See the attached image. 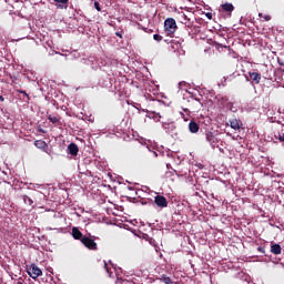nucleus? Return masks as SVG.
I'll list each match as a JSON object with an SVG mask.
<instances>
[{
  "label": "nucleus",
  "mask_w": 284,
  "mask_h": 284,
  "mask_svg": "<svg viewBox=\"0 0 284 284\" xmlns=\"http://www.w3.org/2000/svg\"><path fill=\"white\" fill-rule=\"evenodd\" d=\"M176 20L174 18H169L164 21V30L169 37H172L178 30Z\"/></svg>",
  "instance_id": "nucleus-1"
},
{
  "label": "nucleus",
  "mask_w": 284,
  "mask_h": 284,
  "mask_svg": "<svg viewBox=\"0 0 284 284\" xmlns=\"http://www.w3.org/2000/svg\"><path fill=\"white\" fill-rule=\"evenodd\" d=\"M81 243L87 246L88 250H93V251H97L99 247L97 245V242H94L93 239L91 237H88V236H83L81 239Z\"/></svg>",
  "instance_id": "nucleus-2"
},
{
  "label": "nucleus",
  "mask_w": 284,
  "mask_h": 284,
  "mask_svg": "<svg viewBox=\"0 0 284 284\" xmlns=\"http://www.w3.org/2000/svg\"><path fill=\"white\" fill-rule=\"evenodd\" d=\"M28 274L31 278H39V276H43V272L41 271V268H39V266L34 264L31 265Z\"/></svg>",
  "instance_id": "nucleus-3"
},
{
  "label": "nucleus",
  "mask_w": 284,
  "mask_h": 284,
  "mask_svg": "<svg viewBox=\"0 0 284 284\" xmlns=\"http://www.w3.org/2000/svg\"><path fill=\"white\" fill-rule=\"evenodd\" d=\"M154 203L161 210H163V207H168V199L163 195H156L154 197Z\"/></svg>",
  "instance_id": "nucleus-4"
},
{
  "label": "nucleus",
  "mask_w": 284,
  "mask_h": 284,
  "mask_svg": "<svg viewBox=\"0 0 284 284\" xmlns=\"http://www.w3.org/2000/svg\"><path fill=\"white\" fill-rule=\"evenodd\" d=\"M207 143L212 145L213 148H216L219 145V139L212 131L206 132L205 134Z\"/></svg>",
  "instance_id": "nucleus-5"
},
{
  "label": "nucleus",
  "mask_w": 284,
  "mask_h": 284,
  "mask_svg": "<svg viewBox=\"0 0 284 284\" xmlns=\"http://www.w3.org/2000/svg\"><path fill=\"white\" fill-rule=\"evenodd\" d=\"M226 125H230L232 130H241L243 128V122L236 118L229 120V123Z\"/></svg>",
  "instance_id": "nucleus-6"
},
{
  "label": "nucleus",
  "mask_w": 284,
  "mask_h": 284,
  "mask_svg": "<svg viewBox=\"0 0 284 284\" xmlns=\"http://www.w3.org/2000/svg\"><path fill=\"white\" fill-rule=\"evenodd\" d=\"M48 120L50 121V123H52L53 125H55V128H60V126L62 125V123H61V116H59V115L49 114V115H48Z\"/></svg>",
  "instance_id": "nucleus-7"
},
{
  "label": "nucleus",
  "mask_w": 284,
  "mask_h": 284,
  "mask_svg": "<svg viewBox=\"0 0 284 284\" xmlns=\"http://www.w3.org/2000/svg\"><path fill=\"white\" fill-rule=\"evenodd\" d=\"M55 3V7L59 10H68V4L70 3V0H53Z\"/></svg>",
  "instance_id": "nucleus-8"
},
{
  "label": "nucleus",
  "mask_w": 284,
  "mask_h": 284,
  "mask_svg": "<svg viewBox=\"0 0 284 284\" xmlns=\"http://www.w3.org/2000/svg\"><path fill=\"white\" fill-rule=\"evenodd\" d=\"M248 77H250L251 81H253V83H255L256 85H258V83H261V73L250 71Z\"/></svg>",
  "instance_id": "nucleus-9"
},
{
  "label": "nucleus",
  "mask_w": 284,
  "mask_h": 284,
  "mask_svg": "<svg viewBox=\"0 0 284 284\" xmlns=\"http://www.w3.org/2000/svg\"><path fill=\"white\" fill-rule=\"evenodd\" d=\"M199 130H201V126L199 125V123H196V121L192 120L189 123V131L191 132V134H196Z\"/></svg>",
  "instance_id": "nucleus-10"
},
{
  "label": "nucleus",
  "mask_w": 284,
  "mask_h": 284,
  "mask_svg": "<svg viewBox=\"0 0 284 284\" xmlns=\"http://www.w3.org/2000/svg\"><path fill=\"white\" fill-rule=\"evenodd\" d=\"M68 150L71 156H77V154H79V145H77L75 143H70L68 145Z\"/></svg>",
  "instance_id": "nucleus-11"
},
{
  "label": "nucleus",
  "mask_w": 284,
  "mask_h": 284,
  "mask_svg": "<svg viewBox=\"0 0 284 284\" xmlns=\"http://www.w3.org/2000/svg\"><path fill=\"white\" fill-rule=\"evenodd\" d=\"M34 145L36 148H38V150H42V152H45L48 150V143H45V141L43 140L34 141Z\"/></svg>",
  "instance_id": "nucleus-12"
},
{
  "label": "nucleus",
  "mask_w": 284,
  "mask_h": 284,
  "mask_svg": "<svg viewBox=\"0 0 284 284\" xmlns=\"http://www.w3.org/2000/svg\"><path fill=\"white\" fill-rule=\"evenodd\" d=\"M72 236L75 239V241H81L83 239V233H81L77 227H73Z\"/></svg>",
  "instance_id": "nucleus-13"
},
{
  "label": "nucleus",
  "mask_w": 284,
  "mask_h": 284,
  "mask_svg": "<svg viewBox=\"0 0 284 284\" xmlns=\"http://www.w3.org/2000/svg\"><path fill=\"white\" fill-rule=\"evenodd\" d=\"M271 252H272V254H275L276 256H278V254H281L283 252V248L281 247L280 244H273L271 246Z\"/></svg>",
  "instance_id": "nucleus-14"
},
{
  "label": "nucleus",
  "mask_w": 284,
  "mask_h": 284,
  "mask_svg": "<svg viewBox=\"0 0 284 284\" xmlns=\"http://www.w3.org/2000/svg\"><path fill=\"white\" fill-rule=\"evenodd\" d=\"M222 10L224 12H234V4L226 2V3L222 4Z\"/></svg>",
  "instance_id": "nucleus-15"
},
{
  "label": "nucleus",
  "mask_w": 284,
  "mask_h": 284,
  "mask_svg": "<svg viewBox=\"0 0 284 284\" xmlns=\"http://www.w3.org/2000/svg\"><path fill=\"white\" fill-rule=\"evenodd\" d=\"M22 200L26 203V205H33L34 204V201H32L30 199V196H28V195H22Z\"/></svg>",
  "instance_id": "nucleus-16"
},
{
  "label": "nucleus",
  "mask_w": 284,
  "mask_h": 284,
  "mask_svg": "<svg viewBox=\"0 0 284 284\" xmlns=\"http://www.w3.org/2000/svg\"><path fill=\"white\" fill-rule=\"evenodd\" d=\"M161 281L165 284H172V278L168 275H162Z\"/></svg>",
  "instance_id": "nucleus-17"
},
{
  "label": "nucleus",
  "mask_w": 284,
  "mask_h": 284,
  "mask_svg": "<svg viewBox=\"0 0 284 284\" xmlns=\"http://www.w3.org/2000/svg\"><path fill=\"white\" fill-rule=\"evenodd\" d=\"M260 19H263V21H272V16L270 14H263L258 13Z\"/></svg>",
  "instance_id": "nucleus-18"
},
{
  "label": "nucleus",
  "mask_w": 284,
  "mask_h": 284,
  "mask_svg": "<svg viewBox=\"0 0 284 284\" xmlns=\"http://www.w3.org/2000/svg\"><path fill=\"white\" fill-rule=\"evenodd\" d=\"M275 139H278V141L281 143H284V132H283V130L277 135H275Z\"/></svg>",
  "instance_id": "nucleus-19"
},
{
  "label": "nucleus",
  "mask_w": 284,
  "mask_h": 284,
  "mask_svg": "<svg viewBox=\"0 0 284 284\" xmlns=\"http://www.w3.org/2000/svg\"><path fill=\"white\" fill-rule=\"evenodd\" d=\"M94 8L98 12H101V4L97 0L94 1Z\"/></svg>",
  "instance_id": "nucleus-20"
},
{
  "label": "nucleus",
  "mask_w": 284,
  "mask_h": 284,
  "mask_svg": "<svg viewBox=\"0 0 284 284\" xmlns=\"http://www.w3.org/2000/svg\"><path fill=\"white\" fill-rule=\"evenodd\" d=\"M225 81H232V79H236V73H232L231 75L224 78Z\"/></svg>",
  "instance_id": "nucleus-21"
},
{
  "label": "nucleus",
  "mask_w": 284,
  "mask_h": 284,
  "mask_svg": "<svg viewBox=\"0 0 284 284\" xmlns=\"http://www.w3.org/2000/svg\"><path fill=\"white\" fill-rule=\"evenodd\" d=\"M154 41H163V37L159 34L153 36Z\"/></svg>",
  "instance_id": "nucleus-22"
},
{
  "label": "nucleus",
  "mask_w": 284,
  "mask_h": 284,
  "mask_svg": "<svg viewBox=\"0 0 284 284\" xmlns=\"http://www.w3.org/2000/svg\"><path fill=\"white\" fill-rule=\"evenodd\" d=\"M257 252H260L261 254H265V246L257 247Z\"/></svg>",
  "instance_id": "nucleus-23"
},
{
  "label": "nucleus",
  "mask_w": 284,
  "mask_h": 284,
  "mask_svg": "<svg viewBox=\"0 0 284 284\" xmlns=\"http://www.w3.org/2000/svg\"><path fill=\"white\" fill-rule=\"evenodd\" d=\"M20 94H24V97H27V99H30V95H28V93L26 91H19Z\"/></svg>",
  "instance_id": "nucleus-24"
},
{
  "label": "nucleus",
  "mask_w": 284,
  "mask_h": 284,
  "mask_svg": "<svg viewBox=\"0 0 284 284\" xmlns=\"http://www.w3.org/2000/svg\"><path fill=\"white\" fill-rule=\"evenodd\" d=\"M277 63H278V65H284V62H283V60H281V58H277Z\"/></svg>",
  "instance_id": "nucleus-25"
},
{
  "label": "nucleus",
  "mask_w": 284,
  "mask_h": 284,
  "mask_svg": "<svg viewBox=\"0 0 284 284\" xmlns=\"http://www.w3.org/2000/svg\"><path fill=\"white\" fill-rule=\"evenodd\" d=\"M115 34H116V37H119L120 39H122V38H123V36H121V33H120V32H116Z\"/></svg>",
  "instance_id": "nucleus-26"
},
{
  "label": "nucleus",
  "mask_w": 284,
  "mask_h": 284,
  "mask_svg": "<svg viewBox=\"0 0 284 284\" xmlns=\"http://www.w3.org/2000/svg\"><path fill=\"white\" fill-rule=\"evenodd\" d=\"M38 131L41 132L42 134H45V130L43 129H39Z\"/></svg>",
  "instance_id": "nucleus-27"
},
{
  "label": "nucleus",
  "mask_w": 284,
  "mask_h": 284,
  "mask_svg": "<svg viewBox=\"0 0 284 284\" xmlns=\"http://www.w3.org/2000/svg\"><path fill=\"white\" fill-rule=\"evenodd\" d=\"M207 19H212V13H206Z\"/></svg>",
  "instance_id": "nucleus-28"
},
{
  "label": "nucleus",
  "mask_w": 284,
  "mask_h": 284,
  "mask_svg": "<svg viewBox=\"0 0 284 284\" xmlns=\"http://www.w3.org/2000/svg\"><path fill=\"white\" fill-rule=\"evenodd\" d=\"M182 119H184V121H187V118L183 113H182Z\"/></svg>",
  "instance_id": "nucleus-29"
},
{
  "label": "nucleus",
  "mask_w": 284,
  "mask_h": 284,
  "mask_svg": "<svg viewBox=\"0 0 284 284\" xmlns=\"http://www.w3.org/2000/svg\"><path fill=\"white\" fill-rule=\"evenodd\" d=\"M0 101H6V99H3V95H0Z\"/></svg>",
  "instance_id": "nucleus-30"
}]
</instances>
